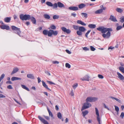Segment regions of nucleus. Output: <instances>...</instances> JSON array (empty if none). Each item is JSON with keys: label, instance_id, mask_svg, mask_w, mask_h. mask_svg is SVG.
<instances>
[{"label": "nucleus", "instance_id": "nucleus-8", "mask_svg": "<svg viewBox=\"0 0 124 124\" xmlns=\"http://www.w3.org/2000/svg\"><path fill=\"white\" fill-rule=\"evenodd\" d=\"M96 114L97 115V119L99 124H101L100 120V116L98 110L96 108H95Z\"/></svg>", "mask_w": 124, "mask_h": 124}, {"label": "nucleus", "instance_id": "nucleus-38", "mask_svg": "<svg viewBox=\"0 0 124 124\" xmlns=\"http://www.w3.org/2000/svg\"><path fill=\"white\" fill-rule=\"evenodd\" d=\"M76 33L77 35L79 36H81L82 34V32L79 30L77 31Z\"/></svg>", "mask_w": 124, "mask_h": 124}, {"label": "nucleus", "instance_id": "nucleus-17", "mask_svg": "<svg viewBox=\"0 0 124 124\" xmlns=\"http://www.w3.org/2000/svg\"><path fill=\"white\" fill-rule=\"evenodd\" d=\"M79 30L82 32H84L86 31V29L84 27L80 26L79 27Z\"/></svg>", "mask_w": 124, "mask_h": 124}, {"label": "nucleus", "instance_id": "nucleus-64", "mask_svg": "<svg viewBox=\"0 0 124 124\" xmlns=\"http://www.w3.org/2000/svg\"><path fill=\"white\" fill-rule=\"evenodd\" d=\"M82 22V21L81 20H78L77 21V23L81 24Z\"/></svg>", "mask_w": 124, "mask_h": 124}, {"label": "nucleus", "instance_id": "nucleus-19", "mask_svg": "<svg viewBox=\"0 0 124 124\" xmlns=\"http://www.w3.org/2000/svg\"><path fill=\"white\" fill-rule=\"evenodd\" d=\"M42 83L43 85L49 91H51V90L49 89L47 85L46 84V83L44 82L43 81H42Z\"/></svg>", "mask_w": 124, "mask_h": 124}, {"label": "nucleus", "instance_id": "nucleus-9", "mask_svg": "<svg viewBox=\"0 0 124 124\" xmlns=\"http://www.w3.org/2000/svg\"><path fill=\"white\" fill-rule=\"evenodd\" d=\"M62 30L65 32L67 34H69L71 32V31L69 29H67L66 28L62 27L61 28Z\"/></svg>", "mask_w": 124, "mask_h": 124}, {"label": "nucleus", "instance_id": "nucleus-13", "mask_svg": "<svg viewBox=\"0 0 124 124\" xmlns=\"http://www.w3.org/2000/svg\"><path fill=\"white\" fill-rule=\"evenodd\" d=\"M0 28L2 29H6L7 30L9 29V26L6 25H2L0 26Z\"/></svg>", "mask_w": 124, "mask_h": 124}, {"label": "nucleus", "instance_id": "nucleus-2", "mask_svg": "<svg viewBox=\"0 0 124 124\" xmlns=\"http://www.w3.org/2000/svg\"><path fill=\"white\" fill-rule=\"evenodd\" d=\"M19 17L20 19L23 21L29 20L30 15L26 14L24 15L23 14H21L20 15Z\"/></svg>", "mask_w": 124, "mask_h": 124}, {"label": "nucleus", "instance_id": "nucleus-18", "mask_svg": "<svg viewBox=\"0 0 124 124\" xmlns=\"http://www.w3.org/2000/svg\"><path fill=\"white\" fill-rule=\"evenodd\" d=\"M109 19L112 21L114 22H117V21L116 17L113 16L111 15Z\"/></svg>", "mask_w": 124, "mask_h": 124}, {"label": "nucleus", "instance_id": "nucleus-33", "mask_svg": "<svg viewBox=\"0 0 124 124\" xmlns=\"http://www.w3.org/2000/svg\"><path fill=\"white\" fill-rule=\"evenodd\" d=\"M116 10L118 12L121 13L123 11V10L119 8H117L116 9Z\"/></svg>", "mask_w": 124, "mask_h": 124}, {"label": "nucleus", "instance_id": "nucleus-47", "mask_svg": "<svg viewBox=\"0 0 124 124\" xmlns=\"http://www.w3.org/2000/svg\"><path fill=\"white\" fill-rule=\"evenodd\" d=\"M115 110L116 112H118V111H119V108L118 107L115 106Z\"/></svg>", "mask_w": 124, "mask_h": 124}, {"label": "nucleus", "instance_id": "nucleus-48", "mask_svg": "<svg viewBox=\"0 0 124 124\" xmlns=\"http://www.w3.org/2000/svg\"><path fill=\"white\" fill-rule=\"evenodd\" d=\"M53 8H57V3H54L53 5Z\"/></svg>", "mask_w": 124, "mask_h": 124}, {"label": "nucleus", "instance_id": "nucleus-59", "mask_svg": "<svg viewBox=\"0 0 124 124\" xmlns=\"http://www.w3.org/2000/svg\"><path fill=\"white\" fill-rule=\"evenodd\" d=\"M6 83L7 84H12V83L10 80H9L6 82Z\"/></svg>", "mask_w": 124, "mask_h": 124}, {"label": "nucleus", "instance_id": "nucleus-41", "mask_svg": "<svg viewBox=\"0 0 124 124\" xmlns=\"http://www.w3.org/2000/svg\"><path fill=\"white\" fill-rule=\"evenodd\" d=\"M59 18V16L57 15H54L53 17V19H58Z\"/></svg>", "mask_w": 124, "mask_h": 124}, {"label": "nucleus", "instance_id": "nucleus-5", "mask_svg": "<svg viewBox=\"0 0 124 124\" xmlns=\"http://www.w3.org/2000/svg\"><path fill=\"white\" fill-rule=\"evenodd\" d=\"M11 28L13 30L16 31V33L18 35H20V33L21 32L19 28L14 26H12Z\"/></svg>", "mask_w": 124, "mask_h": 124}, {"label": "nucleus", "instance_id": "nucleus-25", "mask_svg": "<svg viewBox=\"0 0 124 124\" xmlns=\"http://www.w3.org/2000/svg\"><path fill=\"white\" fill-rule=\"evenodd\" d=\"M43 16L44 18L46 19H49L50 18V16L49 15L46 14H44Z\"/></svg>", "mask_w": 124, "mask_h": 124}, {"label": "nucleus", "instance_id": "nucleus-35", "mask_svg": "<svg viewBox=\"0 0 124 124\" xmlns=\"http://www.w3.org/2000/svg\"><path fill=\"white\" fill-rule=\"evenodd\" d=\"M47 110L49 113V116H51V117L53 118V115L52 113L48 108H47Z\"/></svg>", "mask_w": 124, "mask_h": 124}, {"label": "nucleus", "instance_id": "nucleus-58", "mask_svg": "<svg viewBox=\"0 0 124 124\" xmlns=\"http://www.w3.org/2000/svg\"><path fill=\"white\" fill-rule=\"evenodd\" d=\"M6 97L5 96L1 94L0 93V98H4Z\"/></svg>", "mask_w": 124, "mask_h": 124}, {"label": "nucleus", "instance_id": "nucleus-11", "mask_svg": "<svg viewBox=\"0 0 124 124\" xmlns=\"http://www.w3.org/2000/svg\"><path fill=\"white\" fill-rule=\"evenodd\" d=\"M80 79L82 81H89V77L88 75H86L83 78H80Z\"/></svg>", "mask_w": 124, "mask_h": 124}, {"label": "nucleus", "instance_id": "nucleus-45", "mask_svg": "<svg viewBox=\"0 0 124 124\" xmlns=\"http://www.w3.org/2000/svg\"><path fill=\"white\" fill-rule=\"evenodd\" d=\"M120 21L121 23H123L124 22V16H122L120 18Z\"/></svg>", "mask_w": 124, "mask_h": 124}, {"label": "nucleus", "instance_id": "nucleus-29", "mask_svg": "<svg viewBox=\"0 0 124 124\" xmlns=\"http://www.w3.org/2000/svg\"><path fill=\"white\" fill-rule=\"evenodd\" d=\"M85 6V5L84 4H82L78 5V7L79 8H82L84 7Z\"/></svg>", "mask_w": 124, "mask_h": 124}, {"label": "nucleus", "instance_id": "nucleus-7", "mask_svg": "<svg viewBox=\"0 0 124 124\" xmlns=\"http://www.w3.org/2000/svg\"><path fill=\"white\" fill-rule=\"evenodd\" d=\"M110 31L108 32L106 34L104 33L102 34V36L104 38L108 39L109 38L111 35Z\"/></svg>", "mask_w": 124, "mask_h": 124}, {"label": "nucleus", "instance_id": "nucleus-51", "mask_svg": "<svg viewBox=\"0 0 124 124\" xmlns=\"http://www.w3.org/2000/svg\"><path fill=\"white\" fill-rule=\"evenodd\" d=\"M7 88L9 89H12L13 88L12 85H8L7 86Z\"/></svg>", "mask_w": 124, "mask_h": 124}, {"label": "nucleus", "instance_id": "nucleus-43", "mask_svg": "<svg viewBox=\"0 0 124 124\" xmlns=\"http://www.w3.org/2000/svg\"><path fill=\"white\" fill-rule=\"evenodd\" d=\"M5 75L4 74H2L0 77V80L1 81L4 78Z\"/></svg>", "mask_w": 124, "mask_h": 124}, {"label": "nucleus", "instance_id": "nucleus-12", "mask_svg": "<svg viewBox=\"0 0 124 124\" xmlns=\"http://www.w3.org/2000/svg\"><path fill=\"white\" fill-rule=\"evenodd\" d=\"M30 19L31 21L32 22V23L34 24H36V20L35 18L33 16H31L30 15V17L29 18V20Z\"/></svg>", "mask_w": 124, "mask_h": 124}, {"label": "nucleus", "instance_id": "nucleus-4", "mask_svg": "<svg viewBox=\"0 0 124 124\" xmlns=\"http://www.w3.org/2000/svg\"><path fill=\"white\" fill-rule=\"evenodd\" d=\"M98 98L96 97H88L86 100V102H93L97 101Z\"/></svg>", "mask_w": 124, "mask_h": 124}, {"label": "nucleus", "instance_id": "nucleus-39", "mask_svg": "<svg viewBox=\"0 0 124 124\" xmlns=\"http://www.w3.org/2000/svg\"><path fill=\"white\" fill-rule=\"evenodd\" d=\"M57 116L58 118L60 119H61L62 118V116L61 113L59 112L57 114Z\"/></svg>", "mask_w": 124, "mask_h": 124}, {"label": "nucleus", "instance_id": "nucleus-10", "mask_svg": "<svg viewBox=\"0 0 124 124\" xmlns=\"http://www.w3.org/2000/svg\"><path fill=\"white\" fill-rule=\"evenodd\" d=\"M39 119L44 124H49L48 122L40 116H38Z\"/></svg>", "mask_w": 124, "mask_h": 124}, {"label": "nucleus", "instance_id": "nucleus-53", "mask_svg": "<svg viewBox=\"0 0 124 124\" xmlns=\"http://www.w3.org/2000/svg\"><path fill=\"white\" fill-rule=\"evenodd\" d=\"M120 116L123 119V118L124 116V113L123 112L121 113Z\"/></svg>", "mask_w": 124, "mask_h": 124}, {"label": "nucleus", "instance_id": "nucleus-46", "mask_svg": "<svg viewBox=\"0 0 124 124\" xmlns=\"http://www.w3.org/2000/svg\"><path fill=\"white\" fill-rule=\"evenodd\" d=\"M91 31V30H89L85 34V36L87 38H88V34Z\"/></svg>", "mask_w": 124, "mask_h": 124}, {"label": "nucleus", "instance_id": "nucleus-44", "mask_svg": "<svg viewBox=\"0 0 124 124\" xmlns=\"http://www.w3.org/2000/svg\"><path fill=\"white\" fill-rule=\"evenodd\" d=\"M90 50L92 51H94L96 50L95 48L94 47L92 46H90Z\"/></svg>", "mask_w": 124, "mask_h": 124}, {"label": "nucleus", "instance_id": "nucleus-23", "mask_svg": "<svg viewBox=\"0 0 124 124\" xmlns=\"http://www.w3.org/2000/svg\"><path fill=\"white\" fill-rule=\"evenodd\" d=\"M27 77L28 78L33 79H34V76L32 74H29L27 75Z\"/></svg>", "mask_w": 124, "mask_h": 124}, {"label": "nucleus", "instance_id": "nucleus-15", "mask_svg": "<svg viewBox=\"0 0 124 124\" xmlns=\"http://www.w3.org/2000/svg\"><path fill=\"white\" fill-rule=\"evenodd\" d=\"M69 9L70 10L76 11L78 10V8L76 7H70L69 8Z\"/></svg>", "mask_w": 124, "mask_h": 124}, {"label": "nucleus", "instance_id": "nucleus-16", "mask_svg": "<svg viewBox=\"0 0 124 124\" xmlns=\"http://www.w3.org/2000/svg\"><path fill=\"white\" fill-rule=\"evenodd\" d=\"M18 70L19 69L17 67H16V68H14L13 71L11 73V75H12V74L16 73L18 71Z\"/></svg>", "mask_w": 124, "mask_h": 124}, {"label": "nucleus", "instance_id": "nucleus-3", "mask_svg": "<svg viewBox=\"0 0 124 124\" xmlns=\"http://www.w3.org/2000/svg\"><path fill=\"white\" fill-rule=\"evenodd\" d=\"M91 106V105L90 103L86 102L84 103L83 106L82 107L81 110L82 111L83 110L90 107Z\"/></svg>", "mask_w": 124, "mask_h": 124}, {"label": "nucleus", "instance_id": "nucleus-32", "mask_svg": "<svg viewBox=\"0 0 124 124\" xmlns=\"http://www.w3.org/2000/svg\"><path fill=\"white\" fill-rule=\"evenodd\" d=\"M82 113L83 114V116L84 117L88 113V111L87 110H85L84 111H83Z\"/></svg>", "mask_w": 124, "mask_h": 124}, {"label": "nucleus", "instance_id": "nucleus-1", "mask_svg": "<svg viewBox=\"0 0 124 124\" xmlns=\"http://www.w3.org/2000/svg\"><path fill=\"white\" fill-rule=\"evenodd\" d=\"M97 30L101 31L102 33H104L107 32L108 31H112V29L110 28H105L104 27H101L97 28Z\"/></svg>", "mask_w": 124, "mask_h": 124}, {"label": "nucleus", "instance_id": "nucleus-50", "mask_svg": "<svg viewBox=\"0 0 124 124\" xmlns=\"http://www.w3.org/2000/svg\"><path fill=\"white\" fill-rule=\"evenodd\" d=\"M51 28L53 30L55 29H56V27L54 25H52L50 26Z\"/></svg>", "mask_w": 124, "mask_h": 124}, {"label": "nucleus", "instance_id": "nucleus-21", "mask_svg": "<svg viewBox=\"0 0 124 124\" xmlns=\"http://www.w3.org/2000/svg\"><path fill=\"white\" fill-rule=\"evenodd\" d=\"M21 79L20 78L15 77H12L11 78V80L12 81L16 80H21Z\"/></svg>", "mask_w": 124, "mask_h": 124}, {"label": "nucleus", "instance_id": "nucleus-57", "mask_svg": "<svg viewBox=\"0 0 124 124\" xmlns=\"http://www.w3.org/2000/svg\"><path fill=\"white\" fill-rule=\"evenodd\" d=\"M52 63L54 64H58L59 63V62L57 61H52Z\"/></svg>", "mask_w": 124, "mask_h": 124}, {"label": "nucleus", "instance_id": "nucleus-27", "mask_svg": "<svg viewBox=\"0 0 124 124\" xmlns=\"http://www.w3.org/2000/svg\"><path fill=\"white\" fill-rule=\"evenodd\" d=\"M88 26L90 28L93 29L96 27V25L93 24H90L88 25Z\"/></svg>", "mask_w": 124, "mask_h": 124}, {"label": "nucleus", "instance_id": "nucleus-28", "mask_svg": "<svg viewBox=\"0 0 124 124\" xmlns=\"http://www.w3.org/2000/svg\"><path fill=\"white\" fill-rule=\"evenodd\" d=\"M119 69L120 71L123 73H124V67L120 66L119 67Z\"/></svg>", "mask_w": 124, "mask_h": 124}, {"label": "nucleus", "instance_id": "nucleus-60", "mask_svg": "<svg viewBox=\"0 0 124 124\" xmlns=\"http://www.w3.org/2000/svg\"><path fill=\"white\" fill-rule=\"evenodd\" d=\"M43 116L47 120H49L50 118L49 116H46L45 115Z\"/></svg>", "mask_w": 124, "mask_h": 124}, {"label": "nucleus", "instance_id": "nucleus-54", "mask_svg": "<svg viewBox=\"0 0 124 124\" xmlns=\"http://www.w3.org/2000/svg\"><path fill=\"white\" fill-rule=\"evenodd\" d=\"M83 49L85 51H88L89 50V49L86 47H85L83 48Z\"/></svg>", "mask_w": 124, "mask_h": 124}, {"label": "nucleus", "instance_id": "nucleus-61", "mask_svg": "<svg viewBox=\"0 0 124 124\" xmlns=\"http://www.w3.org/2000/svg\"><path fill=\"white\" fill-rule=\"evenodd\" d=\"M70 94L71 96H73L74 95V93L73 92V90H72L71 91V93H70Z\"/></svg>", "mask_w": 124, "mask_h": 124}, {"label": "nucleus", "instance_id": "nucleus-36", "mask_svg": "<svg viewBox=\"0 0 124 124\" xmlns=\"http://www.w3.org/2000/svg\"><path fill=\"white\" fill-rule=\"evenodd\" d=\"M46 4L48 6L52 7L53 6V4L50 2L47 1L46 3Z\"/></svg>", "mask_w": 124, "mask_h": 124}, {"label": "nucleus", "instance_id": "nucleus-55", "mask_svg": "<svg viewBox=\"0 0 124 124\" xmlns=\"http://www.w3.org/2000/svg\"><path fill=\"white\" fill-rule=\"evenodd\" d=\"M98 77L101 79H102L103 78V76L99 74L98 75Z\"/></svg>", "mask_w": 124, "mask_h": 124}, {"label": "nucleus", "instance_id": "nucleus-20", "mask_svg": "<svg viewBox=\"0 0 124 124\" xmlns=\"http://www.w3.org/2000/svg\"><path fill=\"white\" fill-rule=\"evenodd\" d=\"M50 32V30L48 31L46 30H44L43 31V33L45 35H47L48 36V34Z\"/></svg>", "mask_w": 124, "mask_h": 124}, {"label": "nucleus", "instance_id": "nucleus-62", "mask_svg": "<svg viewBox=\"0 0 124 124\" xmlns=\"http://www.w3.org/2000/svg\"><path fill=\"white\" fill-rule=\"evenodd\" d=\"M66 52L69 54H70L71 53V52L69 50L66 49L65 50Z\"/></svg>", "mask_w": 124, "mask_h": 124}, {"label": "nucleus", "instance_id": "nucleus-14", "mask_svg": "<svg viewBox=\"0 0 124 124\" xmlns=\"http://www.w3.org/2000/svg\"><path fill=\"white\" fill-rule=\"evenodd\" d=\"M117 74L118 76V78L120 79L122 81L124 80V77L119 72H117Z\"/></svg>", "mask_w": 124, "mask_h": 124}, {"label": "nucleus", "instance_id": "nucleus-37", "mask_svg": "<svg viewBox=\"0 0 124 124\" xmlns=\"http://www.w3.org/2000/svg\"><path fill=\"white\" fill-rule=\"evenodd\" d=\"M79 27L78 26H77L75 25H73V28L76 30H77L78 29H79Z\"/></svg>", "mask_w": 124, "mask_h": 124}, {"label": "nucleus", "instance_id": "nucleus-22", "mask_svg": "<svg viewBox=\"0 0 124 124\" xmlns=\"http://www.w3.org/2000/svg\"><path fill=\"white\" fill-rule=\"evenodd\" d=\"M57 5L59 8L64 7V5L60 2H57Z\"/></svg>", "mask_w": 124, "mask_h": 124}, {"label": "nucleus", "instance_id": "nucleus-56", "mask_svg": "<svg viewBox=\"0 0 124 124\" xmlns=\"http://www.w3.org/2000/svg\"><path fill=\"white\" fill-rule=\"evenodd\" d=\"M103 106L104 108L107 109L108 110H109V109L107 107L105 104H103Z\"/></svg>", "mask_w": 124, "mask_h": 124}, {"label": "nucleus", "instance_id": "nucleus-63", "mask_svg": "<svg viewBox=\"0 0 124 124\" xmlns=\"http://www.w3.org/2000/svg\"><path fill=\"white\" fill-rule=\"evenodd\" d=\"M71 16H73L74 17H75L76 15V14L74 13H71Z\"/></svg>", "mask_w": 124, "mask_h": 124}, {"label": "nucleus", "instance_id": "nucleus-6", "mask_svg": "<svg viewBox=\"0 0 124 124\" xmlns=\"http://www.w3.org/2000/svg\"><path fill=\"white\" fill-rule=\"evenodd\" d=\"M58 32L57 31H54L50 30V32L48 34V36L49 37H51L53 34L54 35H56L58 34Z\"/></svg>", "mask_w": 124, "mask_h": 124}, {"label": "nucleus", "instance_id": "nucleus-42", "mask_svg": "<svg viewBox=\"0 0 124 124\" xmlns=\"http://www.w3.org/2000/svg\"><path fill=\"white\" fill-rule=\"evenodd\" d=\"M123 28V27L122 26L120 25L117 27L116 29L117 31H118Z\"/></svg>", "mask_w": 124, "mask_h": 124}, {"label": "nucleus", "instance_id": "nucleus-31", "mask_svg": "<svg viewBox=\"0 0 124 124\" xmlns=\"http://www.w3.org/2000/svg\"><path fill=\"white\" fill-rule=\"evenodd\" d=\"M81 14L82 17H85V18H87V14L86 13H82Z\"/></svg>", "mask_w": 124, "mask_h": 124}, {"label": "nucleus", "instance_id": "nucleus-24", "mask_svg": "<svg viewBox=\"0 0 124 124\" xmlns=\"http://www.w3.org/2000/svg\"><path fill=\"white\" fill-rule=\"evenodd\" d=\"M11 18L10 17H7L4 19L5 22L6 23L9 22L11 20Z\"/></svg>", "mask_w": 124, "mask_h": 124}, {"label": "nucleus", "instance_id": "nucleus-26", "mask_svg": "<svg viewBox=\"0 0 124 124\" xmlns=\"http://www.w3.org/2000/svg\"><path fill=\"white\" fill-rule=\"evenodd\" d=\"M102 9H99L97 10L95 12L96 14H99L102 12Z\"/></svg>", "mask_w": 124, "mask_h": 124}, {"label": "nucleus", "instance_id": "nucleus-52", "mask_svg": "<svg viewBox=\"0 0 124 124\" xmlns=\"http://www.w3.org/2000/svg\"><path fill=\"white\" fill-rule=\"evenodd\" d=\"M78 86V84L75 83L74 84V85L73 86V87L74 89H75L76 87Z\"/></svg>", "mask_w": 124, "mask_h": 124}, {"label": "nucleus", "instance_id": "nucleus-34", "mask_svg": "<svg viewBox=\"0 0 124 124\" xmlns=\"http://www.w3.org/2000/svg\"><path fill=\"white\" fill-rule=\"evenodd\" d=\"M110 97L112 99H115L119 103H120L121 102V101L120 100L118 99L113 97Z\"/></svg>", "mask_w": 124, "mask_h": 124}, {"label": "nucleus", "instance_id": "nucleus-30", "mask_svg": "<svg viewBox=\"0 0 124 124\" xmlns=\"http://www.w3.org/2000/svg\"><path fill=\"white\" fill-rule=\"evenodd\" d=\"M21 86L24 89H25L28 91H30V90L25 85H22Z\"/></svg>", "mask_w": 124, "mask_h": 124}, {"label": "nucleus", "instance_id": "nucleus-40", "mask_svg": "<svg viewBox=\"0 0 124 124\" xmlns=\"http://www.w3.org/2000/svg\"><path fill=\"white\" fill-rule=\"evenodd\" d=\"M65 66L66 68H70L71 67L70 65L68 63H66Z\"/></svg>", "mask_w": 124, "mask_h": 124}, {"label": "nucleus", "instance_id": "nucleus-49", "mask_svg": "<svg viewBox=\"0 0 124 124\" xmlns=\"http://www.w3.org/2000/svg\"><path fill=\"white\" fill-rule=\"evenodd\" d=\"M47 82L50 85H55V84L53 82L51 81H50L48 80L47 81Z\"/></svg>", "mask_w": 124, "mask_h": 124}]
</instances>
